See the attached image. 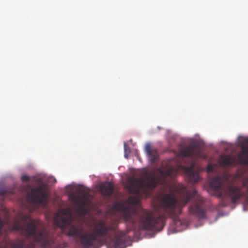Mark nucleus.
<instances>
[{
    "instance_id": "nucleus-1",
    "label": "nucleus",
    "mask_w": 248,
    "mask_h": 248,
    "mask_svg": "<svg viewBox=\"0 0 248 248\" xmlns=\"http://www.w3.org/2000/svg\"><path fill=\"white\" fill-rule=\"evenodd\" d=\"M175 172L173 167H161L159 169V176H148L145 179L135 177L129 179V192L140 198L149 196L152 189L160 185L169 188L170 192L162 194L158 197V207L164 214H155L148 210H143L137 214L134 207L117 203L114 205V209L119 211L125 221L131 223V229H128L126 232L118 231L115 223L107 224L104 220H100L93 228L83 229L78 226H71L67 236L74 237L77 245L84 248H91L96 243L104 244L105 238L111 239L110 232H112L115 233V248H125L126 234L131 230H136L137 224L140 230L160 231L165 226L166 217H169L173 219L176 226H180L182 222L177 217L181 214L183 207L193 199H198V202L189 208L190 213L199 218H204L205 211L201 207L203 200L198 196L196 190H190L183 185L173 189L169 186L167 177L171 179Z\"/></svg>"
},
{
    "instance_id": "nucleus-12",
    "label": "nucleus",
    "mask_w": 248,
    "mask_h": 248,
    "mask_svg": "<svg viewBox=\"0 0 248 248\" xmlns=\"http://www.w3.org/2000/svg\"><path fill=\"white\" fill-rule=\"evenodd\" d=\"M54 222L58 227L63 228L70 223V220L64 217L59 218L58 217H55Z\"/></svg>"
},
{
    "instance_id": "nucleus-13",
    "label": "nucleus",
    "mask_w": 248,
    "mask_h": 248,
    "mask_svg": "<svg viewBox=\"0 0 248 248\" xmlns=\"http://www.w3.org/2000/svg\"><path fill=\"white\" fill-rule=\"evenodd\" d=\"M124 156L126 158H128V155L130 153V149L128 145H127L125 142L124 144Z\"/></svg>"
},
{
    "instance_id": "nucleus-8",
    "label": "nucleus",
    "mask_w": 248,
    "mask_h": 248,
    "mask_svg": "<svg viewBox=\"0 0 248 248\" xmlns=\"http://www.w3.org/2000/svg\"><path fill=\"white\" fill-rule=\"evenodd\" d=\"M194 163L190 166L185 168V171L186 175L190 182L197 183L199 179V173L198 171H194Z\"/></svg>"
},
{
    "instance_id": "nucleus-2",
    "label": "nucleus",
    "mask_w": 248,
    "mask_h": 248,
    "mask_svg": "<svg viewBox=\"0 0 248 248\" xmlns=\"http://www.w3.org/2000/svg\"><path fill=\"white\" fill-rule=\"evenodd\" d=\"M22 219L28 221L24 224L20 222L15 224L13 229L21 232L26 237H32L34 241L27 243L23 239L7 240L4 238L0 243V248H35L36 244L39 245L41 248L66 247V243L62 245L56 241L54 236L51 235L47 231L37 229L35 221L29 216H24Z\"/></svg>"
},
{
    "instance_id": "nucleus-18",
    "label": "nucleus",
    "mask_w": 248,
    "mask_h": 248,
    "mask_svg": "<svg viewBox=\"0 0 248 248\" xmlns=\"http://www.w3.org/2000/svg\"><path fill=\"white\" fill-rule=\"evenodd\" d=\"M223 206H225L226 205V204L225 203H224V202H222V204Z\"/></svg>"
},
{
    "instance_id": "nucleus-14",
    "label": "nucleus",
    "mask_w": 248,
    "mask_h": 248,
    "mask_svg": "<svg viewBox=\"0 0 248 248\" xmlns=\"http://www.w3.org/2000/svg\"><path fill=\"white\" fill-rule=\"evenodd\" d=\"M7 194V191L6 189L4 188H0V196H5Z\"/></svg>"
},
{
    "instance_id": "nucleus-17",
    "label": "nucleus",
    "mask_w": 248,
    "mask_h": 248,
    "mask_svg": "<svg viewBox=\"0 0 248 248\" xmlns=\"http://www.w3.org/2000/svg\"><path fill=\"white\" fill-rule=\"evenodd\" d=\"M3 226V222L0 217V233H1V230L2 229V227Z\"/></svg>"
},
{
    "instance_id": "nucleus-19",
    "label": "nucleus",
    "mask_w": 248,
    "mask_h": 248,
    "mask_svg": "<svg viewBox=\"0 0 248 248\" xmlns=\"http://www.w3.org/2000/svg\"><path fill=\"white\" fill-rule=\"evenodd\" d=\"M247 203L248 204V198L247 199Z\"/></svg>"
},
{
    "instance_id": "nucleus-16",
    "label": "nucleus",
    "mask_w": 248,
    "mask_h": 248,
    "mask_svg": "<svg viewBox=\"0 0 248 248\" xmlns=\"http://www.w3.org/2000/svg\"><path fill=\"white\" fill-rule=\"evenodd\" d=\"M207 172H212L213 170V167L211 165H208L207 167Z\"/></svg>"
},
{
    "instance_id": "nucleus-15",
    "label": "nucleus",
    "mask_w": 248,
    "mask_h": 248,
    "mask_svg": "<svg viewBox=\"0 0 248 248\" xmlns=\"http://www.w3.org/2000/svg\"><path fill=\"white\" fill-rule=\"evenodd\" d=\"M21 180L22 182H28L30 180L29 176L24 175L21 176Z\"/></svg>"
},
{
    "instance_id": "nucleus-7",
    "label": "nucleus",
    "mask_w": 248,
    "mask_h": 248,
    "mask_svg": "<svg viewBox=\"0 0 248 248\" xmlns=\"http://www.w3.org/2000/svg\"><path fill=\"white\" fill-rule=\"evenodd\" d=\"M90 194L89 192L82 190H79V194L74 197V202L80 208L86 205L89 202Z\"/></svg>"
},
{
    "instance_id": "nucleus-3",
    "label": "nucleus",
    "mask_w": 248,
    "mask_h": 248,
    "mask_svg": "<svg viewBox=\"0 0 248 248\" xmlns=\"http://www.w3.org/2000/svg\"><path fill=\"white\" fill-rule=\"evenodd\" d=\"M223 186L224 180L220 177L217 176L212 179L210 182V186L213 191L212 195L222 201L226 196L230 199L231 202L233 204H236L245 195L244 192L240 186H229L226 189H224Z\"/></svg>"
},
{
    "instance_id": "nucleus-5",
    "label": "nucleus",
    "mask_w": 248,
    "mask_h": 248,
    "mask_svg": "<svg viewBox=\"0 0 248 248\" xmlns=\"http://www.w3.org/2000/svg\"><path fill=\"white\" fill-rule=\"evenodd\" d=\"M180 154L184 157H189L194 160L201 157V150L197 144H194L182 149Z\"/></svg>"
},
{
    "instance_id": "nucleus-10",
    "label": "nucleus",
    "mask_w": 248,
    "mask_h": 248,
    "mask_svg": "<svg viewBox=\"0 0 248 248\" xmlns=\"http://www.w3.org/2000/svg\"><path fill=\"white\" fill-rule=\"evenodd\" d=\"M219 162L222 166H232L236 163L234 158L230 155L220 156Z\"/></svg>"
},
{
    "instance_id": "nucleus-11",
    "label": "nucleus",
    "mask_w": 248,
    "mask_h": 248,
    "mask_svg": "<svg viewBox=\"0 0 248 248\" xmlns=\"http://www.w3.org/2000/svg\"><path fill=\"white\" fill-rule=\"evenodd\" d=\"M145 152L148 156H149L151 162H154L157 160L158 158L157 151L155 149L151 148L150 144H146L145 146Z\"/></svg>"
},
{
    "instance_id": "nucleus-6",
    "label": "nucleus",
    "mask_w": 248,
    "mask_h": 248,
    "mask_svg": "<svg viewBox=\"0 0 248 248\" xmlns=\"http://www.w3.org/2000/svg\"><path fill=\"white\" fill-rule=\"evenodd\" d=\"M237 159L241 164L248 165V139H245L241 145V151L237 155Z\"/></svg>"
},
{
    "instance_id": "nucleus-4",
    "label": "nucleus",
    "mask_w": 248,
    "mask_h": 248,
    "mask_svg": "<svg viewBox=\"0 0 248 248\" xmlns=\"http://www.w3.org/2000/svg\"><path fill=\"white\" fill-rule=\"evenodd\" d=\"M47 192L44 186L32 189L27 195L28 202L35 206H45L47 203Z\"/></svg>"
},
{
    "instance_id": "nucleus-9",
    "label": "nucleus",
    "mask_w": 248,
    "mask_h": 248,
    "mask_svg": "<svg viewBox=\"0 0 248 248\" xmlns=\"http://www.w3.org/2000/svg\"><path fill=\"white\" fill-rule=\"evenodd\" d=\"M100 192L103 195H110L114 191V186L111 182H103L100 186Z\"/></svg>"
}]
</instances>
